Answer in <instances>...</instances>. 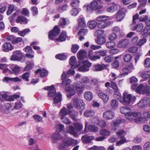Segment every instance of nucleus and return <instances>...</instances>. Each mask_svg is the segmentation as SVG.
Here are the masks:
<instances>
[{
  "label": "nucleus",
  "instance_id": "nucleus-36",
  "mask_svg": "<svg viewBox=\"0 0 150 150\" xmlns=\"http://www.w3.org/2000/svg\"><path fill=\"white\" fill-rule=\"evenodd\" d=\"M98 23L95 21H89L87 25L88 27L91 29H93L97 26Z\"/></svg>",
  "mask_w": 150,
  "mask_h": 150
},
{
  "label": "nucleus",
  "instance_id": "nucleus-19",
  "mask_svg": "<svg viewBox=\"0 0 150 150\" xmlns=\"http://www.w3.org/2000/svg\"><path fill=\"white\" fill-rule=\"evenodd\" d=\"M108 65L104 64H98L95 65L93 68V70L94 71H100L105 69Z\"/></svg>",
  "mask_w": 150,
  "mask_h": 150
},
{
  "label": "nucleus",
  "instance_id": "nucleus-35",
  "mask_svg": "<svg viewBox=\"0 0 150 150\" xmlns=\"http://www.w3.org/2000/svg\"><path fill=\"white\" fill-rule=\"evenodd\" d=\"M128 43V41L127 40L125 39L122 40L119 42L117 46L118 47L121 48L125 47Z\"/></svg>",
  "mask_w": 150,
  "mask_h": 150
},
{
  "label": "nucleus",
  "instance_id": "nucleus-10",
  "mask_svg": "<svg viewBox=\"0 0 150 150\" xmlns=\"http://www.w3.org/2000/svg\"><path fill=\"white\" fill-rule=\"evenodd\" d=\"M136 23H132L131 25V29L132 30H135L137 32L142 31L144 28V25L143 24L140 23L135 25Z\"/></svg>",
  "mask_w": 150,
  "mask_h": 150
},
{
  "label": "nucleus",
  "instance_id": "nucleus-51",
  "mask_svg": "<svg viewBox=\"0 0 150 150\" xmlns=\"http://www.w3.org/2000/svg\"><path fill=\"white\" fill-rule=\"evenodd\" d=\"M89 130L93 132H96L98 131V128L96 126L93 125H91L88 126Z\"/></svg>",
  "mask_w": 150,
  "mask_h": 150
},
{
  "label": "nucleus",
  "instance_id": "nucleus-9",
  "mask_svg": "<svg viewBox=\"0 0 150 150\" xmlns=\"http://www.w3.org/2000/svg\"><path fill=\"white\" fill-rule=\"evenodd\" d=\"M73 87L77 92L79 91V93H81L85 88V86L81 82L80 83L76 82L73 83Z\"/></svg>",
  "mask_w": 150,
  "mask_h": 150
},
{
  "label": "nucleus",
  "instance_id": "nucleus-42",
  "mask_svg": "<svg viewBox=\"0 0 150 150\" xmlns=\"http://www.w3.org/2000/svg\"><path fill=\"white\" fill-rule=\"evenodd\" d=\"M109 19L108 16H98L96 18V20L98 22H101L105 20H108Z\"/></svg>",
  "mask_w": 150,
  "mask_h": 150
},
{
  "label": "nucleus",
  "instance_id": "nucleus-34",
  "mask_svg": "<svg viewBox=\"0 0 150 150\" xmlns=\"http://www.w3.org/2000/svg\"><path fill=\"white\" fill-rule=\"evenodd\" d=\"M139 20L141 21H144L147 25L150 26V17L148 18L147 16H145L140 17Z\"/></svg>",
  "mask_w": 150,
  "mask_h": 150
},
{
  "label": "nucleus",
  "instance_id": "nucleus-18",
  "mask_svg": "<svg viewBox=\"0 0 150 150\" xmlns=\"http://www.w3.org/2000/svg\"><path fill=\"white\" fill-rule=\"evenodd\" d=\"M148 98L145 97L137 103V105L139 108H144L148 104L149 101Z\"/></svg>",
  "mask_w": 150,
  "mask_h": 150
},
{
  "label": "nucleus",
  "instance_id": "nucleus-28",
  "mask_svg": "<svg viewBox=\"0 0 150 150\" xmlns=\"http://www.w3.org/2000/svg\"><path fill=\"white\" fill-rule=\"evenodd\" d=\"M94 138V137L93 136H88L85 135L82 137L81 140L84 143H89Z\"/></svg>",
  "mask_w": 150,
  "mask_h": 150
},
{
  "label": "nucleus",
  "instance_id": "nucleus-61",
  "mask_svg": "<svg viewBox=\"0 0 150 150\" xmlns=\"http://www.w3.org/2000/svg\"><path fill=\"white\" fill-rule=\"evenodd\" d=\"M30 76V74L28 72H26L23 74L22 76V78L26 81H29V78Z\"/></svg>",
  "mask_w": 150,
  "mask_h": 150
},
{
  "label": "nucleus",
  "instance_id": "nucleus-27",
  "mask_svg": "<svg viewBox=\"0 0 150 150\" xmlns=\"http://www.w3.org/2000/svg\"><path fill=\"white\" fill-rule=\"evenodd\" d=\"M98 96L99 98L102 99L105 103H106L109 99L108 96L105 93L100 92L98 93Z\"/></svg>",
  "mask_w": 150,
  "mask_h": 150
},
{
  "label": "nucleus",
  "instance_id": "nucleus-7",
  "mask_svg": "<svg viewBox=\"0 0 150 150\" xmlns=\"http://www.w3.org/2000/svg\"><path fill=\"white\" fill-rule=\"evenodd\" d=\"M92 2L90 5L88 6L87 8V11H88L89 9L90 8L91 10H96L101 9L103 6L98 5V1H100V0H94Z\"/></svg>",
  "mask_w": 150,
  "mask_h": 150
},
{
  "label": "nucleus",
  "instance_id": "nucleus-48",
  "mask_svg": "<svg viewBox=\"0 0 150 150\" xmlns=\"http://www.w3.org/2000/svg\"><path fill=\"white\" fill-rule=\"evenodd\" d=\"M89 81V79L86 76H82L81 78L80 82L83 84L88 83Z\"/></svg>",
  "mask_w": 150,
  "mask_h": 150
},
{
  "label": "nucleus",
  "instance_id": "nucleus-40",
  "mask_svg": "<svg viewBox=\"0 0 150 150\" xmlns=\"http://www.w3.org/2000/svg\"><path fill=\"white\" fill-rule=\"evenodd\" d=\"M95 112L91 110H88L85 111L84 113V115L86 117H90L94 115Z\"/></svg>",
  "mask_w": 150,
  "mask_h": 150
},
{
  "label": "nucleus",
  "instance_id": "nucleus-52",
  "mask_svg": "<svg viewBox=\"0 0 150 150\" xmlns=\"http://www.w3.org/2000/svg\"><path fill=\"white\" fill-rule=\"evenodd\" d=\"M106 45L108 49H112L115 47V43L113 41H109L106 43Z\"/></svg>",
  "mask_w": 150,
  "mask_h": 150
},
{
  "label": "nucleus",
  "instance_id": "nucleus-31",
  "mask_svg": "<svg viewBox=\"0 0 150 150\" xmlns=\"http://www.w3.org/2000/svg\"><path fill=\"white\" fill-rule=\"evenodd\" d=\"M111 83L110 87L113 89L115 94L120 97L121 94L119 92V90L116 83L114 82L111 81Z\"/></svg>",
  "mask_w": 150,
  "mask_h": 150
},
{
  "label": "nucleus",
  "instance_id": "nucleus-24",
  "mask_svg": "<svg viewBox=\"0 0 150 150\" xmlns=\"http://www.w3.org/2000/svg\"><path fill=\"white\" fill-rule=\"evenodd\" d=\"M54 96V97L53 98V100L54 103V104L57 103L62 101V95L59 92L56 93L55 92Z\"/></svg>",
  "mask_w": 150,
  "mask_h": 150
},
{
  "label": "nucleus",
  "instance_id": "nucleus-53",
  "mask_svg": "<svg viewBox=\"0 0 150 150\" xmlns=\"http://www.w3.org/2000/svg\"><path fill=\"white\" fill-rule=\"evenodd\" d=\"M66 35L65 33H62L60 35L59 38L56 39L57 41H59L60 42H62L65 41L66 40Z\"/></svg>",
  "mask_w": 150,
  "mask_h": 150
},
{
  "label": "nucleus",
  "instance_id": "nucleus-30",
  "mask_svg": "<svg viewBox=\"0 0 150 150\" xmlns=\"http://www.w3.org/2000/svg\"><path fill=\"white\" fill-rule=\"evenodd\" d=\"M8 81H10L13 82H20L21 81V79L18 77L10 78L8 77H5L3 79V81L4 82H7Z\"/></svg>",
  "mask_w": 150,
  "mask_h": 150
},
{
  "label": "nucleus",
  "instance_id": "nucleus-2",
  "mask_svg": "<svg viewBox=\"0 0 150 150\" xmlns=\"http://www.w3.org/2000/svg\"><path fill=\"white\" fill-rule=\"evenodd\" d=\"M119 97L120 101L122 103L127 105H132L135 101L136 98L135 96H132L131 94H128L126 92L124 93L123 94V97L122 98L121 95Z\"/></svg>",
  "mask_w": 150,
  "mask_h": 150
},
{
  "label": "nucleus",
  "instance_id": "nucleus-29",
  "mask_svg": "<svg viewBox=\"0 0 150 150\" xmlns=\"http://www.w3.org/2000/svg\"><path fill=\"white\" fill-rule=\"evenodd\" d=\"M78 25L79 26L82 28H84L86 26V24L84 17L82 16L79 17L78 20Z\"/></svg>",
  "mask_w": 150,
  "mask_h": 150
},
{
  "label": "nucleus",
  "instance_id": "nucleus-45",
  "mask_svg": "<svg viewBox=\"0 0 150 150\" xmlns=\"http://www.w3.org/2000/svg\"><path fill=\"white\" fill-rule=\"evenodd\" d=\"M34 64L32 62H28L27 63V65L24 68V71H28L33 68Z\"/></svg>",
  "mask_w": 150,
  "mask_h": 150
},
{
  "label": "nucleus",
  "instance_id": "nucleus-50",
  "mask_svg": "<svg viewBox=\"0 0 150 150\" xmlns=\"http://www.w3.org/2000/svg\"><path fill=\"white\" fill-rule=\"evenodd\" d=\"M132 57L130 54H127L124 56L123 59L125 62H129L132 60Z\"/></svg>",
  "mask_w": 150,
  "mask_h": 150
},
{
  "label": "nucleus",
  "instance_id": "nucleus-16",
  "mask_svg": "<svg viewBox=\"0 0 150 150\" xmlns=\"http://www.w3.org/2000/svg\"><path fill=\"white\" fill-rule=\"evenodd\" d=\"M134 69L133 64L131 63L127 66L125 67L122 69V71L124 72L123 74L125 75H127L129 73H130Z\"/></svg>",
  "mask_w": 150,
  "mask_h": 150
},
{
  "label": "nucleus",
  "instance_id": "nucleus-22",
  "mask_svg": "<svg viewBox=\"0 0 150 150\" xmlns=\"http://www.w3.org/2000/svg\"><path fill=\"white\" fill-rule=\"evenodd\" d=\"M70 110H68L65 107H63L60 110L59 112V115L61 119H63L65 116L70 113Z\"/></svg>",
  "mask_w": 150,
  "mask_h": 150
},
{
  "label": "nucleus",
  "instance_id": "nucleus-56",
  "mask_svg": "<svg viewBox=\"0 0 150 150\" xmlns=\"http://www.w3.org/2000/svg\"><path fill=\"white\" fill-rule=\"evenodd\" d=\"M56 132L60 133L62 131L64 128V126L63 125L61 124L57 125L56 126Z\"/></svg>",
  "mask_w": 150,
  "mask_h": 150
},
{
  "label": "nucleus",
  "instance_id": "nucleus-59",
  "mask_svg": "<svg viewBox=\"0 0 150 150\" xmlns=\"http://www.w3.org/2000/svg\"><path fill=\"white\" fill-rule=\"evenodd\" d=\"M100 134L101 135L109 136H110L111 133L107 129H103L100 132Z\"/></svg>",
  "mask_w": 150,
  "mask_h": 150
},
{
  "label": "nucleus",
  "instance_id": "nucleus-58",
  "mask_svg": "<svg viewBox=\"0 0 150 150\" xmlns=\"http://www.w3.org/2000/svg\"><path fill=\"white\" fill-rule=\"evenodd\" d=\"M88 30L87 29L83 28L81 29L78 33L79 36H84L87 33Z\"/></svg>",
  "mask_w": 150,
  "mask_h": 150
},
{
  "label": "nucleus",
  "instance_id": "nucleus-15",
  "mask_svg": "<svg viewBox=\"0 0 150 150\" xmlns=\"http://www.w3.org/2000/svg\"><path fill=\"white\" fill-rule=\"evenodd\" d=\"M2 50L4 52H7L12 50L13 49V47L9 42H6L2 46Z\"/></svg>",
  "mask_w": 150,
  "mask_h": 150
},
{
  "label": "nucleus",
  "instance_id": "nucleus-12",
  "mask_svg": "<svg viewBox=\"0 0 150 150\" xmlns=\"http://www.w3.org/2000/svg\"><path fill=\"white\" fill-rule=\"evenodd\" d=\"M126 12V10L122 8L119 10L117 13L116 19L118 21H121L124 17Z\"/></svg>",
  "mask_w": 150,
  "mask_h": 150
},
{
  "label": "nucleus",
  "instance_id": "nucleus-17",
  "mask_svg": "<svg viewBox=\"0 0 150 150\" xmlns=\"http://www.w3.org/2000/svg\"><path fill=\"white\" fill-rule=\"evenodd\" d=\"M51 138L52 142L53 143H56L58 140L62 139V137L60 133L56 132L55 133L52 134Z\"/></svg>",
  "mask_w": 150,
  "mask_h": 150
},
{
  "label": "nucleus",
  "instance_id": "nucleus-41",
  "mask_svg": "<svg viewBox=\"0 0 150 150\" xmlns=\"http://www.w3.org/2000/svg\"><path fill=\"white\" fill-rule=\"evenodd\" d=\"M21 67L17 65H15L12 67V73L16 75L18 74L20 71Z\"/></svg>",
  "mask_w": 150,
  "mask_h": 150
},
{
  "label": "nucleus",
  "instance_id": "nucleus-37",
  "mask_svg": "<svg viewBox=\"0 0 150 150\" xmlns=\"http://www.w3.org/2000/svg\"><path fill=\"white\" fill-rule=\"evenodd\" d=\"M17 9V7L15 6L13 4H10L8 7V10L7 12V14L10 15L14 10H16Z\"/></svg>",
  "mask_w": 150,
  "mask_h": 150
},
{
  "label": "nucleus",
  "instance_id": "nucleus-44",
  "mask_svg": "<svg viewBox=\"0 0 150 150\" xmlns=\"http://www.w3.org/2000/svg\"><path fill=\"white\" fill-rule=\"evenodd\" d=\"M16 21L17 23L22 22L24 23H26L28 22L26 18L22 16H18Z\"/></svg>",
  "mask_w": 150,
  "mask_h": 150
},
{
  "label": "nucleus",
  "instance_id": "nucleus-25",
  "mask_svg": "<svg viewBox=\"0 0 150 150\" xmlns=\"http://www.w3.org/2000/svg\"><path fill=\"white\" fill-rule=\"evenodd\" d=\"M108 20H105L104 21H101L98 23L97 27L100 29H103L109 25L110 22L108 21Z\"/></svg>",
  "mask_w": 150,
  "mask_h": 150
},
{
  "label": "nucleus",
  "instance_id": "nucleus-5",
  "mask_svg": "<svg viewBox=\"0 0 150 150\" xmlns=\"http://www.w3.org/2000/svg\"><path fill=\"white\" fill-rule=\"evenodd\" d=\"M76 142L73 138H68L65 139L59 146V149L62 150H66L69 146L75 144Z\"/></svg>",
  "mask_w": 150,
  "mask_h": 150
},
{
  "label": "nucleus",
  "instance_id": "nucleus-1",
  "mask_svg": "<svg viewBox=\"0 0 150 150\" xmlns=\"http://www.w3.org/2000/svg\"><path fill=\"white\" fill-rule=\"evenodd\" d=\"M126 118L130 121H134L137 123H142L145 121V118L142 117V114L140 112H130L125 115Z\"/></svg>",
  "mask_w": 150,
  "mask_h": 150
},
{
  "label": "nucleus",
  "instance_id": "nucleus-62",
  "mask_svg": "<svg viewBox=\"0 0 150 150\" xmlns=\"http://www.w3.org/2000/svg\"><path fill=\"white\" fill-rule=\"evenodd\" d=\"M79 0H72L71 4L72 7L75 8L79 6Z\"/></svg>",
  "mask_w": 150,
  "mask_h": 150
},
{
  "label": "nucleus",
  "instance_id": "nucleus-14",
  "mask_svg": "<svg viewBox=\"0 0 150 150\" xmlns=\"http://www.w3.org/2000/svg\"><path fill=\"white\" fill-rule=\"evenodd\" d=\"M45 90H48V96L49 97H52L54 96L56 92V90L53 85L50 86H47L44 88Z\"/></svg>",
  "mask_w": 150,
  "mask_h": 150
},
{
  "label": "nucleus",
  "instance_id": "nucleus-11",
  "mask_svg": "<svg viewBox=\"0 0 150 150\" xmlns=\"http://www.w3.org/2000/svg\"><path fill=\"white\" fill-rule=\"evenodd\" d=\"M61 79L62 81V84L64 86L69 85L71 82V80L68 78L66 73L64 71L61 76Z\"/></svg>",
  "mask_w": 150,
  "mask_h": 150
},
{
  "label": "nucleus",
  "instance_id": "nucleus-63",
  "mask_svg": "<svg viewBox=\"0 0 150 150\" xmlns=\"http://www.w3.org/2000/svg\"><path fill=\"white\" fill-rule=\"evenodd\" d=\"M144 85L142 84H140L136 88V92L139 93H142Z\"/></svg>",
  "mask_w": 150,
  "mask_h": 150
},
{
  "label": "nucleus",
  "instance_id": "nucleus-39",
  "mask_svg": "<svg viewBox=\"0 0 150 150\" xmlns=\"http://www.w3.org/2000/svg\"><path fill=\"white\" fill-rule=\"evenodd\" d=\"M105 39L103 36L98 37L96 41L97 43L99 45L103 44L105 43Z\"/></svg>",
  "mask_w": 150,
  "mask_h": 150
},
{
  "label": "nucleus",
  "instance_id": "nucleus-26",
  "mask_svg": "<svg viewBox=\"0 0 150 150\" xmlns=\"http://www.w3.org/2000/svg\"><path fill=\"white\" fill-rule=\"evenodd\" d=\"M87 54L86 51L84 50H80L78 52L77 57L80 60L85 59L87 56Z\"/></svg>",
  "mask_w": 150,
  "mask_h": 150
},
{
  "label": "nucleus",
  "instance_id": "nucleus-13",
  "mask_svg": "<svg viewBox=\"0 0 150 150\" xmlns=\"http://www.w3.org/2000/svg\"><path fill=\"white\" fill-rule=\"evenodd\" d=\"M115 115L114 113L112 111L108 110L105 112L103 115V117L105 120L112 119Z\"/></svg>",
  "mask_w": 150,
  "mask_h": 150
},
{
  "label": "nucleus",
  "instance_id": "nucleus-60",
  "mask_svg": "<svg viewBox=\"0 0 150 150\" xmlns=\"http://www.w3.org/2000/svg\"><path fill=\"white\" fill-rule=\"evenodd\" d=\"M55 58L60 60H64L66 59L67 57L64 54H59L55 56Z\"/></svg>",
  "mask_w": 150,
  "mask_h": 150
},
{
  "label": "nucleus",
  "instance_id": "nucleus-23",
  "mask_svg": "<svg viewBox=\"0 0 150 150\" xmlns=\"http://www.w3.org/2000/svg\"><path fill=\"white\" fill-rule=\"evenodd\" d=\"M5 106L6 107V110L5 112L7 114L13 115V112H12L14 110V108H11L12 106L9 103H6L5 104Z\"/></svg>",
  "mask_w": 150,
  "mask_h": 150
},
{
  "label": "nucleus",
  "instance_id": "nucleus-55",
  "mask_svg": "<svg viewBox=\"0 0 150 150\" xmlns=\"http://www.w3.org/2000/svg\"><path fill=\"white\" fill-rule=\"evenodd\" d=\"M20 96L18 95H14L13 96H8L6 99L8 101H13L15 98L17 99Z\"/></svg>",
  "mask_w": 150,
  "mask_h": 150
},
{
  "label": "nucleus",
  "instance_id": "nucleus-33",
  "mask_svg": "<svg viewBox=\"0 0 150 150\" xmlns=\"http://www.w3.org/2000/svg\"><path fill=\"white\" fill-rule=\"evenodd\" d=\"M84 96L86 99L88 101L91 100L93 97L92 93L90 91L85 92L84 94Z\"/></svg>",
  "mask_w": 150,
  "mask_h": 150
},
{
  "label": "nucleus",
  "instance_id": "nucleus-8",
  "mask_svg": "<svg viewBox=\"0 0 150 150\" xmlns=\"http://www.w3.org/2000/svg\"><path fill=\"white\" fill-rule=\"evenodd\" d=\"M60 30L58 26H55L52 31L48 33V37L50 39L53 40L56 36L58 35L60 33Z\"/></svg>",
  "mask_w": 150,
  "mask_h": 150
},
{
  "label": "nucleus",
  "instance_id": "nucleus-3",
  "mask_svg": "<svg viewBox=\"0 0 150 150\" xmlns=\"http://www.w3.org/2000/svg\"><path fill=\"white\" fill-rule=\"evenodd\" d=\"M73 125L74 128L73 126L70 125L69 127L68 131L70 134L76 136L77 135L78 132L82 129L83 125L82 124L78 122L74 123Z\"/></svg>",
  "mask_w": 150,
  "mask_h": 150
},
{
  "label": "nucleus",
  "instance_id": "nucleus-64",
  "mask_svg": "<svg viewBox=\"0 0 150 150\" xmlns=\"http://www.w3.org/2000/svg\"><path fill=\"white\" fill-rule=\"evenodd\" d=\"M150 142H146L144 144L143 146V150H150Z\"/></svg>",
  "mask_w": 150,
  "mask_h": 150
},
{
  "label": "nucleus",
  "instance_id": "nucleus-6",
  "mask_svg": "<svg viewBox=\"0 0 150 150\" xmlns=\"http://www.w3.org/2000/svg\"><path fill=\"white\" fill-rule=\"evenodd\" d=\"M23 56L22 53L19 50L13 51L10 59L11 60L21 61Z\"/></svg>",
  "mask_w": 150,
  "mask_h": 150
},
{
  "label": "nucleus",
  "instance_id": "nucleus-47",
  "mask_svg": "<svg viewBox=\"0 0 150 150\" xmlns=\"http://www.w3.org/2000/svg\"><path fill=\"white\" fill-rule=\"evenodd\" d=\"M143 88L142 93L144 94H146L148 95H150V88L149 86L144 85Z\"/></svg>",
  "mask_w": 150,
  "mask_h": 150
},
{
  "label": "nucleus",
  "instance_id": "nucleus-43",
  "mask_svg": "<svg viewBox=\"0 0 150 150\" xmlns=\"http://www.w3.org/2000/svg\"><path fill=\"white\" fill-rule=\"evenodd\" d=\"M118 8L116 5L108 7L107 8V11L108 12L110 13H113L117 10Z\"/></svg>",
  "mask_w": 150,
  "mask_h": 150
},
{
  "label": "nucleus",
  "instance_id": "nucleus-4",
  "mask_svg": "<svg viewBox=\"0 0 150 150\" xmlns=\"http://www.w3.org/2000/svg\"><path fill=\"white\" fill-rule=\"evenodd\" d=\"M72 102L74 107L80 110L81 114L82 111L84 110L85 107V104L83 100L77 97H75L72 100Z\"/></svg>",
  "mask_w": 150,
  "mask_h": 150
},
{
  "label": "nucleus",
  "instance_id": "nucleus-46",
  "mask_svg": "<svg viewBox=\"0 0 150 150\" xmlns=\"http://www.w3.org/2000/svg\"><path fill=\"white\" fill-rule=\"evenodd\" d=\"M118 137L121 139L125 138V137L126 134V132L123 130H120L116 132Z\"/></svg>",
  "mask_w": 150,
  "mask_h": 150
},
{
  "label": "nucleus",
  "instance_id": "nucleus-49",
  "mask_svg": "<svg viewBox=\"0 0 150 150\" xmlns=\"http://www.w3.org/2000/svg\"><path fill=\"white\" fill-rule=\"evenodd\" d=\"M30 30L29 28H26L21 31H18V34L20 36L24 37L25 35L29 33Z\"/></svg>",
  "mask_w": 150,
  "mask_h": 150
},
{
  "label": "nucleus",
  "instance_id": "nucleus-21",
  "mask_svg": "<svg viewBox=\"0 0 150 150\" xmlns=\"http://www.w3.org/2000/svg\"><path fill=\"white\" fill-rule=\"evenodd\" d=\"M76 58L75 56H72L70 59L69 62L70 65L71 66V67L74 68H77L79 65H80V62L79 61V64L77 65L76 63Z\"/></svg>",
  "mask_w": 150,
  "mask_h": 150
},
{
  "label": "nucleus",
  "instance_id": "nucleus-57",
  "mask_svg": "<svg viewBox=\"0 0 150 150\" xmlns=\"http://www.w3.org/2000/svg\"><path fill=\"white\" fill-rule=\"evenodd\" d=\"M70 117L74 120L76 121V118L77 117L78 115V113L77 112H71L70 110V113H69Z\"/></svg>",
  "mask_w": 150,
  "mask_h": 150
},
{
  "label": "nucleus",
  "instance_id": "nucleus-38",
  "mask_svg": "<svg viewBox=\"0 0 150 150\" xmlns=\"http://www.w3.org/2000/svg\"><path fill=\"white\" fill-rule=\"evenodd\" d=\"M120 110L122 113L126 115L130 111V109L129 107L122 106L120 108Z\"/></svg>",
  "mask_w": 150,
  "mask_h": 150
},
{
  "label": "nucleus",
  "instance_id": "nucleus-32",
  "mask_svg": "<svg viewBox=\"0 0 150 150\" xmlns=\"http://www.w3.org/2000/svg\"><path fill=\"white\" fill-rule=\"evenodd\" d=\"M35 72L36 74L39 73H40V75L41 77H43L47 75L48 74V71L44 69H37L36 71H35Z\"/></svg>",
  "mask_w": 150,
  "mask_h": 150
},
{
  "label": "nucleus",
  "instance_id": "nucleus-54",
  "mask_svg": "<svg viewBox=\"0 0 150 150\" xmlns=\"http://www.w3.org/2000/svg\"><path fill=\"white\" fill-rule=\"evenodd\" d=\"M118 102L115 99L112 100L111 101V105L112 107L113 108H117L118 106Z\"/></svg>",
  "mask_w": 150,
  "mask_h": 150
},
{
  "label": "nucleus",
  "instance_id": "nucleus-20",
  "mask_svg": "<svg viewBox=\"0 0 150 150\" xmlns=\"http://www.w3.org/2000/svg\"><path fill=\"white\" fill-rule=\"evenodd\" d=\"M65 90L67 92V96L68 98H70L71 96L76 94V92L74 89L70 87H66Z\"/></svg>",
  "mask_w": 150,
  "mask_h": 150
}]
</instances>
